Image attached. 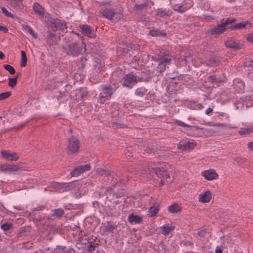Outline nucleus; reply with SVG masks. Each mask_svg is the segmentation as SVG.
I'll return each instance as SVG.
<instances>
[{"instance_id":"f257e3e1","label":"nucleus","mask_w":253,"mask_h":253,"mask_svg":"<svg viewBox=\"0 0 253 253\" xmlns=\"http://www.w3.org/2000/svg\"><path fill=\"white\" fill-rule=\"evenodd\" d=\"M85 44L83 42L82 44L75 42H67L64 45L63 48L67 54L73 57H77L83 51L84 48V52L86 51Z\"/></svg>"},{"instance_id":"f03ea898","label":"nucleus","mask_w":253,"mask_h":253,"mask_svg":"<svg viewBox=\"0 0 253 253\" xmlns=\"http://www.w3.org/2000/svg\"><path fill=\"white\" fill-rule=\"evenodd\" d=\"M102 90L99 94V101L102 103L108 100L113 92L118 88L116 85H103L101 86Z\"/></svg>"},{"instance_id":"7ed1b4c3","label":"nucleus","mask_w":253,"mask_h":253,"mask_svg":"<svg viewBox=\"0 0 253 253\" xmlns=\"http://www.w3.org/2000/svg\"><path fill=\"white\" fill-rule=\"evenodd\" d=\"M166 169V165L162 162L158 163L151 162L148 165L149 171L151 172H154L159 177H161L162 175H167L165 171Z\"/></svg>"},{"instance_id":"20e7f679","label":"nucleus","mask_w":253,"mask_h":253,"mask_svg":"<svg viewBox=\"0 0 253 253\" xmlns=\"http://www.w3.org/2000/svg\"><path fill=\"white\" fill-rule=\"evenodd\" d=\"M231 23L232 21L229 19L222 20L221 23L211 29V34L212 35H218L223 33L227 29H230V24Z\"/></svg>"},{"instance_id":"39448f33","label":"nucleus","mask_w":253,"mask_h":253,"mask_svg":"<svg viewBox=\"0 0 253 253\" xmlns=\"http://www.w3.org/2000/svg\"><path fill=\"white\" fill-rule=\"evenodd\" d=\"M74 182L60 183L53 181L49 184V187L58 192H63L72 189L74 188Z\"/></svg>"},{"instance_id":"423d86ee","label":"nucleus","mask_w":253,"mask_h":253,"mask_svg":"<svg viewBox=\"0 0 253 253\" xmlns=\"http://www.w3.org/2000/svg\"><path fill=\"white\" fill-rule=\"evenodd\" d=\"M245 105L247 108L253 106V93L246 96L244 99L240 98L235 102V106L237 109L244 108Z\"/></svg>"},{"instance_id":"0eeeda50","label":"nucleus","mask_w":253,"mask_h":253,"mask_svg":"<svg viewBox=\"0 0 253 253\" xmlns=\"http://www.w3.org/2000/svg\"><path fill=\"white\" fill-rule=\"evenodd\" d=\"M142 81V78L132 74L126 75L122 80L123 86L129 88H131L137 83Z\"/></svg>"},{"instance_id":"6e6552de","label":"nucleus","mask_w":253,"mask_h":253,"mask_svg":"<svg viewBox=\"0 0 253 253\" xmlns=\"http://www.w3.org/2000/svg\"><path fill=\"white\" fill-rule=\"evenodd\" d=\"M80 142L79 140L74 137L70 138L68 141L67 149L71 153H76L79 151Z\"/></svg>"},{"instance_id":"1a4fd4ad","label":"nucleus","mask_w":253,"mask_h":253,"mask_svg":"<svg viewBox=\"0 0 253 253\" xmlns=\"http://www.w3.org/2000/svg\"><path fill=\"white\" fill-rule=\"evenodd\" d=\"M90 169L89 164L80 165L75 168L71 172L70 175L72 177L79 176L82 172L88 171Z\"/></svg>"},{"instance_id":"9d476101","label":"nucleus","mask_w":253,"mask_h":253,"mask_svg":"<svg viewBox=\"0 0 253 253\" xmlns=\"http://www.w3.org/2000/svg\"><path fill=\"white\" fill-rule=\"evenodd\" d=\"M201 175L207 180H212L217 179L218 175L213 169H209L202 172Z\"/></svg>"},{"instance_id":"9b49d317","label":"nucleus","mask_w":253,"mask_h":253,"mask_svg":"<svg viewBox=\"0 0 253 253\" xmlns=\"http://www.w3.org/2000/svg\"><path fill=\"white\" fill-rule=\"evenodd\" d=\"M211 198V193L210 190H204L198 195L199 201L203 203L210 202Z\"/></svg>"},{"instance_id":"f8f14e48","label":"nucleus","mask_w":253,"mask_h":253,"mask_svg":"<svg viewBox=\"0 0 253 253\" xmlns=\"http://www.w3.org/2000/svg\"><path fill=\"white\" fill-rule=\"evenodd\" d=\"M175 227L173 223H166L160 228V232L164 236H168L174 230Z\"/></svg>"},{"instance_id":"ddd939ff","label":"nucleus","mask_w":253,"mask_h":253,"mask_svg":"<svg viewBox=\"0 0 253 253\" xmlns=\"http://www.w3.org/2000/svg\"><path fill=\"white\" fill-rule=\"evenodd\" d=\"M20 169L18 166L14 165L2 164L0 165V171L4 173H11L19 170Z\"/></svg>"},{"instance_id":"4468645a","label":"nucleus","mask_w":253,"mask_h":253,"mask_svg":"<svg viewBox=\"0 0 253 253\" xmlns=\"http://www.w3.org/2000/svg\"><path fill=\"white\" fill-rule=\"evenodd\" d=\"M225 44L227 47H229L234 50H237L241 48L242 44L239 41L234 39L230 38L225 42Z\"/></svg>"},{"instance_id":"2eb2a0df","label":"nucleus","mask_w":253,"mask_h":253,"mask_svg":"<svg viewBox=\"0 0 253 253\" xmlns=\"http://www.w3.org/2000/svg\"><path fill=\"white\" fill-rule=\"evenodd\" d=\"M231 24H230V29L231 30H237L245 28L247 27H251L252 24L249 23L248 21L242 22L239 23L235 24L234 19H231Z\"/></svg>"},{"instance_id":"dca6fc26","label":"nucleus","mask_w":253,"mask_h":253,"mask_svg":"<svg viewBox=\"0 0 253 253\" xmlns=\"http://www.w3.org/2000/svg\"><path fill=\"white\" fill-rule=\"evenodd\" d=\"M2 157L7 161H16L18 159L17 154L6 150H2L1 152Z\"/></svg>"},{"instance_id":"f3484780","label":"nucleus","mask_w":253,"mask_h":253,"mask_svg":"<svg viewBox=\"0 0 253 253\" xmlns=\"http://www.w3.org/2000/svg\"><path fill=\"white\" fill-rule=\"evenodd\" d=\"M233 88L237 92H242L245 88V84L240 79H235L233 81Z\"/></svg>"},{"instance_id":"a211bd4d","label":"nucleus","mask_w":253,"mask_h":253,"mask_svg":"<svg viewBox=\"0 0 253 253\" xmlns=\"http://www.w3.org/2000/svg\"><path fill=\"white\" fill-rule=\"evenodd\" d=\"M195 143L193 141H182L178 145L179 149L182 150H190L193 149L195 146Z\"/></svg>"},{"instance_id":"6ab92c4d","label":"nucleus","mask_w":253,"mask_h":253,"mask_svg":"<svg viewBox=\"0 0 253 253\" xmlns=\"http://www.w3.org/2000/svg\"><path fill=\"white\" fill-rule=\"evenodd\" d=\"M170 61L171 59L167 56L163 57L160 59L158 65V68L160 70V71L161 72H164L166 66L170 64Z\"/></svg>"},{"instance_id":"aec40b11","label":"nucleus","mask_w":253,"mask_h":253,"mask_svg":"<svg viewBox=\"0 0 253 253\" xmlns=\"http://www.w3.org/2000/svg\"><path fill=\"white\" fill-rule=\"evenodd\" d=\"M80 28L82 33L84 36L93 38L95 36V34L92 32V30L90 26L87 25H81L80 26Z\"/></svg>"},{"instance_id":"412c9836","label":"nucleus","mask_w":253,"mask_h":253,"mask_svg":"<svg viewBox=\"0 0 253 253\" xmlns=\"http://www.w3.org/2000/svg\"><path fill=\"white\" fill-rule=\"evenodd\" d=\"M51 27L53 30L56 29H60L62 31H64L66 29V25L64 22L61 21L58 19H56L52 22Z\"/></svg>"},{"instance_id":"4be33fe9","label":"nucleus","mask_w":253,"mask_h":253,"mask_svg":"<svg viewBox=\"0 0 253 253\" xmlns=\"http://www.w3.org/2000/svg\"><path fill=\"white\" fill-rule=\"evenodd\" d=\"M33 8L35 12L40 16L41 17H46V13L44 12V8L42 7L39 3H34Z\"/></svg>"},{"instance_id":"5701e85b","label":"nucleus","mask_w":253,"mask_h":253,"mask_svg":"<svg viewBox=\"0 0 253 253\" xmlns=\"http://www.w3.org/2000/svg\"><path fill=\"white\" fill-rule=\"evenodd\" d=\"M128 220L131 224H136L141 223L142 220V218L139 215H134L132 213L128 216Z\"/></svg>"},{"instance_id":"b1692460","label":"nucleus","mask_w":253,"mask_h":253,"mask_svg":"<svg viewBox=\"0 0 253 253\" xmlns=\"http://www.w3.org/2000/svg\"><path fill=\"white\" fill-rule=\"evenodd\" d=\"M104 174L108 177V180H110L111 182L115 187L117 183V176L108 170H105Z\"/></svg>"},{"instance_id":"393cba45","label":"nucleus","mask_w":253,"mask_h":253,"mask_svg":"<svg viewBox=\"0 0 253 253\" xmlns=\"http://www.w3.org/2000/svg\"><path fill=\"white\" fill-rule=\"evenodd\" d=\"M181 210V207L176 203L170 205L168 207V211L171 213H176Z\"/></svg>"},{"instance_id":"a878e982","label":"nucleus","mask_w":253,"mask_h":253,"mask_svg":"<svg viewBox=\"0 0 253 253\" xmlns=\"http://www.w3.org/2000/svg\"><path fill=\"white\" fill-rule=\"evenodd\" d=\"M22 30L27 34H30L33 38H36L37 35L35 34L32 28L28 25L23 24L22 25Z\"/></svg>"},{"instance_id":"bb28decb","label":"nucleus","mask_w":253,"mask_h":253,"mask_svg":"<svg viewBox=\"0 0 253 253\" xmlns=\"http://www.w3.org/2000/svg\"><path fill=\"white\" fill-rule=\"evenodd\" d=\"M159 206L158 205H155L151 207L148 211V215L150 217L156 216L159 211Z\"/></svg>"},{"instance_id":"cd10ccee","label":"nucleus","mask_w":253,"mask_h":253,"mask_svg":"<svg viewBox=\"0 0 253 253\" xmlns=\"http://www.w3.org/2000/svg\"><path fill=\"white\" fill-rule=\"evenodd\" d=\"M219 62V59L216 56H212L207 61V65L210 66H216Z\"/></svg>"},{"instance_id":"c85d7f7f","label":"nucleus","mask_w":253,"mask_h":253,"mask_svg":"<svg viewBox=\"0 0 253 253\" xmlns=\"http://www.w3.org/2000/svg\"><path fill=\"white\" fill-rule=\"evenodd\" d=\"M148 90L143 87L137 88L135 91V94L139 97H143L147 93Z\"/></svg>"},{"instance_id":"c756f323","label":"nucleus","mask_w":253,"mask_h":253,"mask_svg":"<svg viewBox=\"0 0 253 253\" xmlns=\"http://www.w3.org/2000/svg\"><path fill=\"white\" fill-rule=\"evenodd\" d=\"M113 14L114 11L111 9H106L102 12L103 16L110 20L113 18Z\"/></svg>"},{"instance_id":"7c9ffc66","label":"nucleus","mask_w":253,"mask_h":253,"mask_svg":"<svg viewBox=\"0 0 253 253\" xmlns=\"http://www.w3.org/2000/svg\"><path fill=\"white\" fill-rule=\"evenodd\" d=\"M181 4L185 11L192 6L193 2L192 0H184Z\"/></svg>"},{"instance_id":"2f4dec72","label":"nucleus","mask_w":253,"mask_h":253,"mask_svg":"<svg viewBox=\"0 0 253 253\" xmlns=\"http://www.w3.org/2000/svg\"><path fill=\"white\" fill-rule=\"evenodd\" d=\"M150 35L153 37L161 36L164 37L166 36V34L162 31H160L158 30L153 29L150 31Z\"/></svg>"},{"instance_id":"473e14b6","label":"nucleus","mask_w":253,"mask_h":253,"mask_svg":"<svg viewBox=\"0 0 253 253\" xmlns=\"http://www.w3.org/2000/svg\"><path fill=\"white\" fill-rule=\"evenodd\" d=\"M27 62V58L26 54L24 51H21V61L20 65L22 67H24L26 66Z\"/></svg>"},{"instance_id":"72a5a7b5","label":"nucleus","mask_w":253,"mask_h":253,"mask_svg":"<svg viewBox=\"0 0 253 253\" xmlns=\"http://www.w3.org/2000/svg\"><path fill=\"white\" fill-rule=\"evenodd\" d=\"M251 133H252L251 127L240 128L239 130V133L242 135L249 134Z\"/></svg>"},{"instance_id":"f704fd0d","label":"nucleus","mask_w":253,"mask_h":253,"mask_svg":"<svg viewBox=\"0 0 253 253\" xmlns=\"http://www.w3.org/2000/svg\"><path fill=\"white\" fill-rule=\"evenodd\" d=\"M172 9L174 11L179 13H182L185 11L182 4H175L172 5Z\"/></svg>"},{"instance_id":"c9c22d12","label":"nucleus","mask_w":253,"mask_h":253,"mask_svg":"<svg viewBox=\"0 0 253 253\" xmlns=\"http://www.w3.org/2000/svg\"><path fill=\"white\" fill-rule=\"evenodd\" d=\"M64 213V211L61 209H55L53 211L52 215L56 218H60Z\"/></svg>"},{"instance_id":"e433bc0d","label":"nucleus","mask_w":253,"mask_h":253,"mask_svg":"<svg viewBox=\"0 0 253 253\" xmlns=\"http://www.w3.org/2000/svg\"><path fill=\"white\" fill-rule=\"evenodd\" d=\"M123 17L122 13L121 12H116L114 11V14L113 15V18L111 19L114 21H117L121 19Z\"/></svg>"},{"instance_id":"4c0bfd02","label":"nucleus","mask_w":253,"mask_h":253,"mask_svg":"<svg viewBox=\"0 0 253 253\" xmlns=\"http://www.w3.org/2000/svg\"><path fill=\"white\" fill-rule=\"evenodd\" d=\"M156 13L157 15L162 17H164L166 16H168L169 14L164 10L162 9H158L156 11Z\"/></svg>"},{"instance_id":"58836bf2","label":"nucleus","mask_w":253,"mask_h":253,"mask_svg":"<svg viewBox=\"0 0 253 253\" xmlns=\"http://www.w3.org/2000/svg\"><path fill=\"white\" fill-rule=\"evenodd\" d=\"M245 66L249 68V70H253V59H247L245 63Z\"/></svg>"},{"instance_id":"ea45409f","label":"nucleus","mask_w":253,"mask_h":253,"mask_svg":"<svg viewBox=\"0 0 253 253\" xmlns=\"http://www.w3.org/2000/svg\"><path fill=\"white\" fill-rule=\"evenodd\" d=\"M18 77V75L14 78H9L8 79V80H9L8 85L10 86L14 87L16 85V84L17 83V80Z\"/></svg>"},{"instance_id":"a19ab883","label":"nucleus","mask_w":253,"mask_h":253,"mask_svg":"<svg viewBox=\"0 0 253 253\" xmlns=\"http://www.w3.org/2000/svg\"><path fill=\"white\" fill-rule=\"evenodd\" d=\"M4 69L8 71L11 74H14L15 73L14 68L10 65H4Z\"/></svg>"},{"instance_id":"79ce46f5","label":"nucleus","mask_w":253,"mask_h":253,"mask_svg":"<svg viewBox=\"0 0 253 253\" xmlns=\"http://www.w3.org/2000/svg\"><path fill=\"white\" fill-rule=\"evenodd\" d=\"M2 12L7 17L13 18L14 17V15L9 12L6 8L5 7H1V8Z\"/></svg>"},{"instance_id":"37998d69","label":"nucleus","mask_w":253,"mask_h":253,"mask_svg":"<svg viewBox=\"0 0 253 253\" xmlns=\"http://www.w3.org/2000/svg\"><path fill=\"white\" fill-rule=\"evenodd\" d=\"M22 1V0H11L10 5L13 7H16L18 6Z\"/></svg>"},{"instance_id":"c03bdc74","label":"nucleus","mask_w":253,"mask_h":253,"mask_svg":"<svg viewBox=\"0 0 253 253\" xmlns=\"http://www.w3.org/2000/svg\"><path fill=\"white\" fill-rule=\"evenodd\" d=\"M11 224L9 223H5L1 225V228L4 231H7L11 227Z\"/></svg>"},{"instance_id":"a18cd8bd","label":"nucleus","mask_w":253,"mask_h":253,"mask_svg":"<svg viewBox=\"0 0 253 253\" xmlns=\"http://www.w3.org/2000/svg\"><path fill=\"white\" fill-rule=\"evenodd\" d=\"M10 95V92H5L0 93V100L8 98Z\"/></svg>"},{"instance_id":"49530a36","label":"nucleus","mask_w":253,"mask_h":253,"mask_svg":"<svg viewBox=\"0 0 253 253\" xmlns=\"http://www.w3.org/2000/svg\"><path fill=\"white\" fill-rule=\"evenodd\" d=\"M246 40L248 42L253 43V33L249 34L247 36Z\"/></svg>"},{"instance_id":"de8ad7c7","label":"nucleus","mask_w":253,"mask_h":253,"mask_svg":"<svg viewBox=\"0 0 253 253\" xmlns=\"http://www.w3.org/2000/svg\"><path fill=\"white\" fill-rule=\"evenodd\" d=\"M95 246L93 244H90L88 246V250L90 253H94L93 252L95 250Z\"/></svg>"},{"instance_id":"09e8293b","label":"nucleus","mask_w":253,"mask_h":253,"mask_svg":"<svg viewBox=\"0 0 253 253\" xmlns=\"http://www.w3.org/2000/svg\"><path fill=\"white\" fill-rule=\"evenodd\" d=\"M177 125H178L179 126H189V125L185 124V123L181 121H176V122Z\"/></svg>"},{"instance_id":"8fccbe9b","label":"nucleus","mask_w":253,"mask_h":253,"mask_svg":"<svg viewBox=\"0 0 253 253\" xmlns=\"http://www.w3.org/2000/svg\"><path fill=\"white\" fill-rule=\"evenodd\" d=\"M145 4H135V7L136 10H140L143 9L145 6Z\"/></svg>"},{"instance_id":"3c124183","label":"nucleus","mask_w":253,"mask_h":253,"mask_svg":"<svg viewBox=\"0 0 253 253\" xmlns=\"http://www.w3.org/2000/svg\"><path fill=\"white\" fill-rule=\"evenodd\" d=\"M209 80L211 82H217V81L216 79V76L215 75H213V76H210L209 78Z\"/></svg>"},{"instance_id":"603ef678","label":"nucleus","mask_w":253,"mask_h":253,"mask_svg":"<svg viewBox=\"0 0 253 253\" xmlns=\"http://www.w3.org/2000/svg\"><path fill=\"white\" fill-rule=\"evenodd\" d=\"M204 108L203 105L201 103H197L195 104V109L201 110Z\"/></svg>"},{"instance_id":"864d4df0","label":"nucleus","mask_w":253,"mask_h":253,"mask_svg":"<svg viewBox=\"0 0 253 253\" xmlns=\"http://www.w3.org/2000/svg\"><path fill=\"white\" fill-rule=\"evenodd\" d=\"M0 31H3L4 33L8 32V29L5 26L0 25Z\"/></svg>"},{"instance_id":"5fc2aeb1","label":"nucleus","mask_w":253,"mask_h":253,"mask_svg":"<svg viewBox=\"0 0 253 253\" xmlns=\"http://www.w3.org/2000/svg\"><path fill=\"white\" fill-rule=\"evenodd\" d=\"M248 148L251 151H253V142H250L248 144Z\"/></svg>"},{"instance_id":"6e6d98bb","label":"nucleus","mask_w":253,"mask_h":253,"mask_svg":"<svg viewBox=\"0 0 253 253\" xmlns=\"http://www.w3.org/2000/svg\"><path fill=\"white\" fill-rule=\"evenodd\" d=\"M215 252V253H222V251L221 248L218 246H217L216 248Z\"/></svg>"},{"instance_id":"4d7b16f0","label":"nucleus","mask_w":253,"mask_h":253,"mask_svg":"<svg viewBox=\"0 0 253 253\" xmlns=\"http://www.w3.org/2000/svg\"><path fill=\"white\" fill-rule=\"evenodd\" d=\"M212 111V109L211 108H208L206 110V112H205V113L209 115L210 114V113Z\"/></svg>"},{"instance_id":"13d9d810","label":"nucleus","mask_w":253,"mask_h":253,"mask_svg":"<svg viewBox=\"0 0 253 253\" xmlns=\"http://www.w3.org/2000/svg\"><path fill=\"white\" fill-rule=\"evenodd\" d=\"M4 53L2 51H0V59H3L4 58Z\"/></svg>"},{"instance_id":"bf43d9fd","label":"nucleus","mask_w":253,"mask_h":253,"mask_svg":"<svg viewBox=\"0 0 253 253\" xmlns=\"http://www.w3.org/2000/svg\"><path fill=\"white\" fill-rule=\"evenodd\" d=\"M171 179H170V177L169 176H168L167 177L166 181L167 183H170L171 182Z\"/></svg>"},{"instance_id":"052dcab7","label":"nucleus","mask_w":253,"mask_h":253,"mask_svg":"<svg viewBox=\"0 0 253 253\" xmlns=\"http://www.w3.org/2000/svg\"><path fill=\"white\" fill-rule=\"evenodd\" d=\"M144 151H146L148 153H151L152 152V150L150 148L145 149Z\"/></svg>"},{"instance_id":"680f3d73","label":"nucleus","mask_w":253,"mask_h":253,"mask_svg":"<svg viewBox=\"0 0 253 253\" xmlns=\"http://www.w3.org/2000/svg\"><path fill=\"white\" fill-rule=\"evenodd\" d=\"M166 182V181L164 179L161 180V185H164Z\"/></svg>"},{"instance_id":"e2e57ef3","label":"nucleus","mask_w":253,"mask_h":253,"mask_svg":"<svg viewBox=\"0 0 253 253\" xmlns=\"http://www.w3.org/2000/svg\"><path fill=\"white\" fill-rule=\"evenodd\" d=\"M194 128L196 129H202V128L198 126H195Z\"/></svg>"},{"instance_id":"0e129e2a","label":"nucleus","mask_w":253,"mask_h":253,"mask_svg":"<svg viewBox=\"0 0 253 253\" xmlns=\"http://www.w3.org/2000/svg\"><path fill=\"white\" fill-rule=\"evenodd\" d=\"M84 76H85V74H84V72H83L82 77H81V79H84Z\"/></svg>"},{"instance_id":"69168bd1","label":"nucleus","mask_w":253,"mask_h":253,"mask_svg":"<svg viewBox=\"0 0 253 253\" xmlns=\"http://www.w3.org/2000/svg\"><path fill=\"white\" fill-rule=\"evenodd\" d=\"M113 195H116V197L117 198V197H120V195H118L116 194V193H114V192H113Z\"/></svg>"},{"instance_id":"338daca9","label":"nucleus","mask_w":253,"mask_h":253,"mask_svg":"<svg viewBox=\"0 0 253 253\" xmlns=\"http://www.w3.org/2000/svg\"><path fill=\"white\" fill-rule=\"evenodd\" d=\"M252 132L253 133V126L251 127Z\"/></svg>"},{"instance_id":"774afa93","label":"nucleus","mask_w":253,"mask_h":253,"mask_svg":"<svg viewBox=\"0 0 253 253\" xmlns=\"http://www.w3.org/2000/svg\"><path fill=\"white\" fill-rule=\"evenodd\" d=\"M101 67H102V65H101V64H100V65H99V66L98 67V68H100Z\"/></svg>"}]
</instances>
